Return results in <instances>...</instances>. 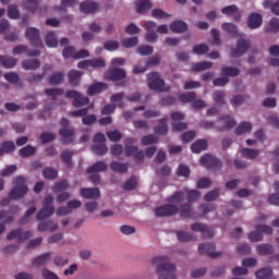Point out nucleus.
<instances>
[{"instance_id":"nucleus-1","label":"nucleus","mask_w":279,"mask_h":279,"mask_svg":"<svg viewBox=\"0 0 279 279\" xmlns=\"http://www.w3.org/2000/svg\"><path fill=\"white\" fill-rule=\"evenodd\" d=\"M151 265H154L159 279H175V266L169 263L167 256H157L151 259Z\"/></svg>"},{"instance_id":"nucleus-2","label":"nucleus","mask_w":279,"mask_h":279,"mask_svg":"<svg viewBox=\"0 0 279 279\" xmlns=\"http://www.w3.org/2000/svg\"><path fill=\"white\" fill-rule=\"evenodd\" d=\"M234 125H236V121H234V118H232L231 116L220 117L218 119L217 126H215V123L208 121H204L201 123V128H203L204 130H213L216 128L219 132L231 130V128H234Z\"/></svg>"},{"instance_id":"nucleus-3","label":"nucleus","mask_w":279,"mask_h":279,"mask_svg":"<svg viewBox=\"0 0 279 279\" xmlns=\"http://www.w3.org/2000/svg\"><path fill=\"white\" fill-rule=\"evenodd\" d=\"M147 80L150 90H156V93H169V90H171V86L165 84V80H162L159 73H149Z\"/></svg>"},{"instance_id":"nucleus-4","label":"nucleus","mask_w":279,"mask_h":279,"mask_svg":"<svg viewBox=\"0 0 279 279\" xmlns=\"http://www.w3.org/2000/svg\"><path fill=\"white\" fill-rule=\"evenodd\" d=\"M29 189L25 184V178L17 177L13 181V189L10 192V199H21L24 195H27Z\"/></svg>"},{"instance_id":"nucleus-5","label":"nucleus","mask_w":279,"mask_h":279,"mask_svg":"<svg viewBox=\"0 0 279 279\" xmlns=\"http://www.w3.org/2000/svg\"><path fill=\"white\" fill-rule=\"evenodd\" d=\"M53 196L48 195L44 201V207L43 209L37 214L38 221H43V219H49L51 215L56 211V208H53Z\"/></svg>"},{"instance_id":"nucleus-6","label":"nucleus","mask_w":279,"mask_h":279,"mask_svg":"<svg viewBox=\"0 0 279 279\" xmlns=\"http://www.w3.org/2000/svg\"><path fill=\"white\" fill-rule=\"evenodd\" d=\"M186 194H187L189 202H195L199 199V192L195 190H192V191L184 190V192H178L171 197L172 204H180L184 202V197Z\"/></svg>"},{"instance_id":"nucleus-7","label":"nucleus","mask_w":279,"mask_h":279,"mask_svg":"<svg viewBox=\"0 0 279 279\" xmlns=\"http://www.w3.org/2000/svg\"><path fill=\"white\" fill-rule=\"evenodd\" d=\"M92 149L97 156H104V154L108 151V146H106V135L101 133L96 134Z\"/></svg>"},{"instance_id":"nucleus-8","label":"nucleus","mask_w":279,"mask_h":279,"mask_svg":"<svg viewBox=\"0 0 279 279\" xmlns=\"http://www.w3.org/2000/svg\"><path fill=\"white\" fill-rule=\"evenodd\" d=\"M124 143H125V156H134L135 160H138V161L145 158V153L138 150L136 146H132L134 145V143H136V141H134L133 138H126Z\"/></svg>"},{"instance_id":"nucleus-9","label":"nucleus","mask_w":279,"mask_h":279,"mask_svg":"<svg viewBox=\"0 0 279 279\" xmlns=\"http://www.w3.org/2000/svg\"><path fill=\"white\" fill-rule=\"evenodd\" d=\"M111 101L113 105H107L101 109V114H112L114 113V110H117V106H120V108H123V94H116L111 97Z\"/></svg>"},{"instance_id":"nucleus-10","label":"nucleus","mask_w":279,"mask_h":279,"mask_svg":"<svg viewBox=\"0 0 279 279\" xmlns=\"http://www.w3.org/2000/svg\"><path fill=\"white\" fill-rule=\"evenodd\" d=\"M106 169H108L106 162L99 161L87 170V173L90 175L92 182H94V184H99V175L97 174L101 173V171H106Z\"/></svg>"},{"instance_id":"nucleus-11","label":"nucleus","mask_w":279,"mask_h":279,"mask_svg":"<svg viewBox=\"0 0 279 279\" xmlns=\"http://www.w3.org/2000/svg\"><path fill=\"white\" fill-rule=\"evenodd\" d=\"M271 232H274L271 227L258 226L256 231L248 234V239L252 243H258V241H263V234H271Z\"/></svg>"},{"instance_id":"nucleus-12","label":"nucleus","mask_w":279,"mask_h":279,"mask_svg":"<svg viewBox=\"0 0 279 279\" xmlns=\"http://www.w3.org/2000/svg\"><path fill=\"white\" fill-rule=\"evenodd\" d=\"M125 71L123 69L111 68L105 73V80L109 82H121L125 80Z\"/></svg>"},{"instance_id":"nucleus-13","label":"nucleus","mask_w":279,"mask_h":279,"mask_svg":"<svg viewBox=\"0 0 279 279\" xmlns=\"http://www.w3.org/2000/svg\"><path fill=\"white\" fill-rule=\"evenodd\" d=\"M62 129L60 130V136L63 138L64 143H73L74 131L69 126V120H61Z\"/></svg>"},{"instance_id":"nucleus-14","label":"nucleus","mask_w":279,"mask_h":279,"mask_svg":"<svg viewBox=\"0 0 279 279\" xmlns=\"http://www.w3.org/2000/svg\"><path fill=\"white\" fill-rule=\"evenodd\" d=\"M65 97H68V99H73L75 108H82V106H86L88 104V98L82 97V94L75 90L68 92Z\"/></svg>"},{"instance_id":"nucleus-15","label":"nucleus","mask_w":279,"mask_h":279,"mask_svg":"<svg viewBox=\"0 0 279 279\" xmlns=\"http://www.w3.org/2000/svg\"><path fill=\"white\" fill-rule=\"evenodd\" d=\"M247 267H256V259L246 258L242 260V267H236L232 269L233 276H245V274H247Z\"/></svg>"},{"instance_id":"nucleus-16","label":"nucleus","mask_w":279,"mask_h":279,"mask_svg":"<svg viewBox=\"0 0 279 279\" xmlns=\"http://www.w3.org/2000/svg\"><path fill=\"white\" fill-rule=\"evenodd\" d=\"M171 119L173 121V126H172L173 132H183V130H186L187 124L180 122V121H184L183 113L172 112Z\"/></svg>"},{"instance_id":"nucleus-17","label":"nucleus","mask_w":279,"mask_h":279,"mask_svg":"<svg viewBox=\"0 0 279 279\" xmlns=\"http://www.w3.org/2000/svg\"><path fill=\"white\" fill-rule=\"evenodd\" d=\"M77 66L78 69H88L89 66L93 69H104L106 61H104V59L84 60L78 62Z\"/></svg>"},{"instance_id":"nucleus-18","label":"nucleus","mask_w":279,"mask_h":279,"mask_svg":"<svg viewBox=\"0 0 279 279\" xmlns=\"http://www.w3.org/2000/svg\"><path fill=\"white\" fill-rule=\"evenodd\" d=\"M63 58H73V60H80L82 58H88V52L87 50H80L78 52H75V48L66 47L63 50Z\"/></svg>"},{"instance_id":"nucleus-19","label":"nucleus","mask_w":279,"mask_h":279,"mask_svg":"<svg viewBox=\"0 0 279 279\" xmlns=\"http://www.w3.org/2000/svg\"><path fill=\"white\" fill-rule=\"evenodd\" d=\"M39 36L40 32H38L37 28L28 27L26 29V38L33 44V47H43V43H40V39H38Z\"/></svg>"},{"instance_id":"nucleus-20","label":"nucleus","mask_w":279,"mask_h":279,"mask_svg":"<svg viewBox=\"0 0 279 279\" xmlns=\"http://www.w3.org/2000/svg\"><path fill=\"white\" fill-rule=\"evenodd\" d=\"M175 213H178V207L174 205L160 206L155 209L156 217H171V215H175Z\"/></svg>"},{"instance_id":"nucleus-21","label":"nucleus","mask_w":279,"mask_h":279,"mask_svg":"<svg viewBox=\"0 0 279 279\" xmlns=\"http://www.w3.org/2000/svg\"><path fill=\"white\" fill-rule=\"evenodd\" d=\"M201 165L202 167H207L209 169H219V167H221V161L211 155H205L201 159Z\"/></svg>"},{"instance_id":"nucleus-22","label":"nucleus","mask_w":279,"mask_h":279,"mask_svg":"<svg viewBox=\"0 0 279 279\" xmlns=\"http://www.w3.org/2000/svg\"><path fill=\"white\" fill-rule=\"evenodd\" d=\"M144 29H146V32H148L146 34V40L148 43H156L158 40V35L155 32L156 29V23L155 22H146L144 24Z\"/></svg>"},{"instance_id":"nucleus-23","label":"nucleus","mask_w":279,"mask_h":279,"mask_svg":"<svg viewBox=\"0 0 279 279\" xmlns=\"http://www.w3.org/2000/svg\"><path fill=\"white\" fill-rule=\"evenodd\" d=\"M247 49H250V40L240 39L236 45V50H232L231 56L232 58H240Z\"/></svg>"},{"instance_id":"nucleus-24","label":"nucleus","mask_w":279,"mask_h":279,"mask_svg":"<svg viewBox=\"0 0 279 279\" xmlns=\"http://www.w3.org/2000/svg\"><path fill=\"white\" fill-rule=\"evenodd\" d=\"M263 25V15L259 13H251L247 19L250 29H258Z\"/></svg>"},{"instance_id":"nucleus-25","label":"nucleus","mask_w":279,"mask_h":279,"mask_svg":"<svg viewBox=\"0 0 279 279\" xmlns=\"http://www.w3.org/2000/svg\"><path fill=\"white\" fill-rule=\"evenodd\" d=\"M198 252L199 254H207V256H210L211 258L221 256V253L215 252V244H201L198 246Z\"/></svg>"},{"instance_id":"nucleus-26","label":"nucleus","mask_w":279,"mask_h":279,"mask_svg":"<svg viewBox=\"0 0 279 279\" xmlns=\"http://www.w3.org/2000/svg\"><path fill=\"white\" fill-rule=\"evenodd\" d=\"M32 236V232H23L21 230H13L8 235V241H25Z\"/></svg>"},{"instance_id":"nucleus-27","label":"nucleus","mask_w":279,"mask_h":279,"mask_svg":"<svg viewBox=\"0 0 279 279\" xmlns=\"http://www.w3.org/2000/svg\"><path fill=\"white\" fill-rule=\"evenodd\" d=\"M8 32H10V23L8 22V20H1L0 21V34H4L7 40L14 43V40H16V38H19V35H16V34L8 35Z\"/></svg>"},{"instance_id":"nucleus-28","label":"nucleus","mask_w":279,"mask_h":279,"mask_svg":"<svg viewBox=\"0 0 279 279\" xmlns=\"http://www.w3.org/2000/svg\"><path fill=\"white\" fill-rule=\"evenodd\" d=\"M21 53H27L29 58H36V56H40V51L38 50H29L27 51V46H17L13 49V56H21Z\"/></svg>"},{"instance_id":"nucleus-29","label":"nucleus","mask_w":279,"mask_h":279,"mask_svg":"<svg viewBox=\"0 0 279 279\" xmlns=\"http://www.w3.org/2000/svg\"><path fill=\"white\" fill-rule=\"evenodd\" d=\"M97 10H99V4H97V2L87 1L81 4V12L83 14H93L94 12H97Z\"/></svg>"},{"instance_id":"nucleus-30","label":"nucleus","mask_w":279,"mask_h":279,"mask_svg":"<svg viewBox=\"0 0 279 279\" xmlns=\"http://www.w3.org/2000/svg\"><path fill=\"white\" fill-rule=\"evenodd\" d=\"M81 196L85 197V199H99V189H82Z\"/></svg>"},{"instance_id":"nucleus-31","label":"nucleus","mask_w":279,"mask_h":279,"mask_svg":"<svg viewBox=\"0 0 279 279\" xmlns=\"http://www.w3.org/2000/svg\"><path fill=\"white\" fill-rule=\"evenodd\" d=\"M221 12L225 14V16H233L235 21H239L241 17V13L239 12V8H236V5L225 7L222 8Z\"/></svg>"},{"instance_id":"nucleus-32","label":"nucleus","mask_w":279,"mask_h":279,"mask_svg":"<svg viewBox=\"0 0 279 279\" xmlns=\"http://www.w3.org/2000/svg\"><path fill=\"white\" fill-rule=\"evenodd\" d=\"M207 148L208 142H206V140H198L191 146L193 154H202V151H206Z\"/></svg>"},{"instance_id":"nucleus-33","label":"nucleus","mask_w":279,"mask_h":279,"mask_svg":"<svg viewBox=\"0 0 279 279\" xmlns=\"http://www.w3.org/2000/svg\"><path fill=\"white\" fill-rule=\"evenodd\" d=\"M252 130L253 125L251 122H241L235 129V134L236 136H243V134H250Z\"/></svg>"},{"instance_id":"nucleus-34","label":"nucleus","mask_w":279,"mask_h":279,"mask_svg":"<svg viewBox=\"0 0 279 279\" xmlns=\"http://www.w3.org/2000/svg\"><path fill=\"white\" fill-rule=\"evenodd\" d=\"M170 29L174 34H182L189 29V25L182 21H175L170 24Z\"/></svg>"},{"instance_id":"nucleus-35","label":"nucleus","mask_w":279,"mask_h":279,"mask_svg":"<svg viewBox=\"0 0 279 279\" xmlns=\"http://www.w3.org/2000/svg\"><path fill=\"white\" fill-rule=\"evenodd\" d=\"M191 230L193 232H201L203 236H213V232H210V229L206 225L194 223L191 226Z\"/></svg>"},{"instance_id":"nucleus-36","label":"nucleus","mask_w":279,"mask_h":279,"mask_svg":"<svg viewBox=\"0 0 279 279\" xmlns=\"http://www.w3.org/2000/svg\"><path fill=\"white\" fill-rule=\"evenodd\" d=\"M108 88L106 83H95L87 89V95L93 96L99 93H104Z\"/></svg>"},{"instance_id":"nucleus-37","label":"nucleus","mask_w":279,"mask_h":279,"mask_svg":"<svg viewBox=\"0 0 279 279\" xmlns=\"http://www.w3.org/2000/svg\"><path fill=\"white\" fill-rule=\"evenodd\" d=\"M39 232H56L58 230V225L53 221L40 222L38 225Z\"/></svg>"},{"instance_id":"nucleus-38","label":"nucleus","mask_w":279,"mask_h":279,"mask_svg":"<svg viewBox=\"0 0 279 279\" xmlns=\"http://www.w3.org/2000/svg\"><path fill=\"white\" fill-rule=\"evenodd\" d=\"M263 7L265 8V10L271 9L272 14H276L277 16H279V0L278 1L265 0L263 3Z\"/></svg>"},{"instance_id":"nucleus-39","label":"nucleus","mask_w":279,"mask_h":279,"mask_svg":"<svg viewBox=\"0 0 279 279\" xmlns=\"http://www.w3.org/2000/svg\"><path fill=\"white\" fill-rule=\"evenodd\" d=\"M0 66H3L4 69H14V66H16V59L0 56Z\"/></svg>"},{"instance_id":"nucleus-40","label":"nucleus","mask_w":279,"mask_h":279,"mask_svg":"<svg viewBox=\"0 0 279 279\" xmlns=\"http://www.w3.org/2000/svg\"><path fill=\"white\" fill-rule=\"evenodd\" d=\"M138 14H145L147 10H151V2L149 0H138L136 3Z\"/></svg>"},{"instance_id":"nucleus-41","label":"nucleus","mask_w":279,"mask_h":279,"mask_svg":"<svg viewBox=\"0 0 279 279\" xmlns=\"http://www.w3.org/2000/svg\"><path fill=\"white\" fill-rule=\"evenodd\" d=\"M23 69L26 71H34L40 66V61L38 59H31L22 62Z\"/></svg>"},{"instance_id":"nucleus-42","label":"nucleus","mask_w":279,"mask_h":279,"mask_svg":"<svg viewBox=\"0 0 279 279\" xmlns=\"http://www.w3.org/2000/svg\"><path fill=\"white\" fill-rule=\"evenodd\" d=\"M240 154L244 158H247L248 160H254V158H258V155L260 154V151H258V149L243 148L240 150Z\"/></svg>"},{"instance_id":"nucleus-43","label":"nucleus","mask_w":279,"mask_h":279,"mask_svg":"<svg viewBox=\"0 0 279 279\" xmlns=\"http://www.w3.org/2000/svg\"><path fill=\"white\" fill-rule=\"evenodd\" d=\"M51 260V254L46 253L44 255L38 256L37 258L34 259V265L36 267H43V265H47Z\"/></svg>"},{"instance_id":"nucleus-44","label":"nucleus","mask_w":279,"mask_h":279,"mask_svg":"<svg viewBox=\"0 0 279 279\" xmlns=\"http://www.w3.org/2000/svg\"><path fill=\"white\" fill-rule=\"evenodd\" d=\"M23 8L27 12H36L38 10V0H24Z\"/></svg>"},{"instance_id":"nucleus-45","label":"nucleus","mask_w":279,"mask_h":279,"mask_svg":"<svg viewBox=\"0 0 279 279\" xmlns=\"http://www.w3.org/2000/svg\"><path fill=\"white\" fill-rule=\"evenodd\" d=\"M46 45L47 47L53 48L58 47V38L53 32H48L46 35Z\"/></svg>"},{"instance_id":"nucleus-46","label":"nucleus","mask_w":279,"mask_h":279,"mask_svg":"<svg viewBox=\"0 0 279 279\" xmlns=\"http://www.w3.org/2000/svg\"><path fill=\"white\" fill-rule=\"evenodd\" d=\"M213 66L211 62L205 61V62H198V63H194L192 65V71H207V69H210Z\"/></svg>"},{"instance_id":"nucleus-47","label":"nucleus","mask_w":279,"mask_h":279,"mask_svg":"<svg viewBox=\"0 0 279 279\" xmlns=\"http://www.w3.org/2000/svg\"><path fill=\"white\" fill-rule=\"evenodd\" d=\"M226 93L223 92H215L213 95V100L215 101L216 106H223L226 104Z\"/></svg>"},{"instance_id":"nucleus-48","label":"nucleus","mask_w":279,"mask_h":279,"mask_svg":"<svg viewBox=\"0 0 279 279\" xmlns=\"http://www.w3.org/2000/svg\"><path fill=\"white\" fill-rule=\"evenodd\" d=\"M222 29H223V32H226L230 36H236V34H239V31H238L236 26L232 23H223L222 24Z\"/></svg>"},{"instance_id":"nucleus-49","label":"nucleus","mask_w":279,"mask_h":279,"mask_svg":"<svg viewBox=\"0 0 279 279\" xmlns=\"http://www.w3.org/2000/svg\"><path fill=\"white\" fill-rule=\"evenodd\" d=\"M80 77H82V72H80L77 70L70 71L69 80L73 86H75V84H77V82H80Z\"/></svg>"},{"instance_id":"nucleus-50","label":"nucleus","mask_w":279,"mask_h":279,"mask_svg":"<svg viewBox=\"0 0 279 279\" xmlns=\"http://www.w3.org/2000/svg\"><path fill=\"white\" fill-rule=\"evenodd\" d=\"M63 80H64V74H62L61 72H57L50 76L49 82L50 84L56 86L58 84H62Z\"/></svg>"},{"instance_id":"nucleus-51","label":"nucleus","mask_w":279,"mask_h":279,"mask_svg":"<svg viewBox=\"0 0 279 279\" xmlns=\"http://www.w3.org/2000/svg\"><path fill=\"white\" fill-rule=\"evenodd\" d=\"M107 137L112 143H118V141H121V138H123V134H121V132H119L117 130L116 131H109V132H107Z\"/></svg>"},{"instance_id":"nucleus-52","label":"nucleus","mask_w":279,"mask_h":279,"mask_svg":"<svg viewBox=\"0 0 279 279\" xmlns=\"http://www.w3.org/2000/svg\"><path fill=\"white\" fill-rule=\"evenodd\" d=\"M138 45V37H131L122 40V46L125 49H131V47H136Z\"/></svg>"},{"instance_id":"nucleus-53","label":"nucleus","mask_w":279,"mask_h":279,"mask_svg":"<svg viewBox=\"0 0 279 279\" xmlns=\"http://www.w3.org/2000/svg\"><path fill=\"white\" fill-rule=\"evenodd\" d=\"M257 252L260 256H267V254H271V252H274V247L269 244H262L257 246Z\"/></svg>"},{"instance_id":"nucleus-54","label":"nucleus","mask_w":279,"mask_h":279,"mask_svg":"<svg viewBox=\"0 0 279 279\" xmlns=\"http://www.w3.org/2000/svg\"><path fill=\"white\" fill-rule=\"evenodd\" d=\"M46 95H48V97H52V99H58V97L64 95V90L61 88H50L46 89Z\"/></svg>"},{"instance_id":"nucleus-55","label":"nucleus","mask_w":279,"mask_h":279,"mask_svg":"<svg viewBox=\"0 0 279 279\" xmlns=\"http://www.w3.org/2000/svg\"><path fill=\"white\" fill-rule=\"evenodd\" d=\"M193 53L196 56H204L205 53H208V46L202 44V45H196L192 49Z\"/></svg>"},{"instance_id":"nucleus-56","label":"nucleus","mask_w":279,"mask_h":279,"mask_svg":"<svg viewBox=\"0 0 279 279\" xmlns=\"http://www.w3.org/2000/svg\"><path fill=\"white\" fill-rule=\"evenodd\" d=\"M138 186V181L136 180V177H132L124 183L125 191H134Z\"/></svg>"},{"instance_id":"nucleus-57","label":"nucleus","mask_w":279,"mask_h":279,"mask_svg":"<svg viewBox=\"0 0 279 279\" xmlns=\"http://www.w3.org/2000/svg\"><path fill=\"white\" fill-rule=\"evenodd\" d=\"M222 75L227 77H236L239 75V69L235 68H222Z\"/></svg>"},{"instance_id":"nucleus-58","label":"nucleus","mask_w":279,"mask_h":279,"mask_svg":"<svg viewBox=\"0 0 279 279\" xmlns=\"http://www.w3.org/2000/svg\"><path fill=\"white\" fill-rule=\"evenodd\" d=\"M36 154V148L33 146H26L20 150V156L22 158H27V156H34Z\"/></svg>"},{"instance_id":"nucleus-59","label":"nucleus","mask_w":279,"mask_h":279,"mask_svg":"<svg viewBox=\"0 0 279 279\" xmlns=\"http://www.w3.org/2000/svg\"><path fill=\"white\" fill-rule=\"evenodd\" d=\"M112 171H117L118 173H125L128 171V166L125 163H119L117 161H113L111 163Z\"/></svg>"},{"instance_id":"nucleus-60","label":"nucleus","mask_w":279,"mask_h":279,"mask_svg":"<svg viewBox=\"0 0 279 279\" xmlns=\"http://www.w3.org/2000/svg\"><path fill=\"white\" fill-rule=\"evenodd\" d=\"M13 149H14V143L4 142L2 144V148H0V156H3V154H10Z\"/></svg>"},{"instance_id":"nucleus-61","label":"nucleus","mask_w":279,"mask_h":279,"mask_svg":"<svg viewBox=\"0 0 279 279\" xmlns=\"http://www.w3.org/2000/svg\"><path fill=\"white\" fill-rule=\"evenodd\" d=\"M104 48L107 51H117L119 49V41L108 40L104 44Z\"/></svg>"},{"instance_id":"nucleus-62","label":"nucleus","mask_w":279,"mask_h":279,"mask_svg":"<svg viewBox=\"0 0 279 279\" xmlns=\"http://www.w3.org/2000/svg\"><path fill=\"white\" fill-rule=\"evenodd\" d=\"M268 32H279V20L274 17L268 23Z\"/></svg>"},{"instance_id":"nucleus-63","label":"nucleus","mask_w":279,"mask_h":279,"mask_svg":"<svg viewBox=\"0 0 279 279\" xmlns=\"http://www.w3.org/2000/svg\"><path fill=\"white\" fill-rule=\"evenodd\" d=\"M269 276H271V270L269 268H264V269L258 270L256 272V278L257 279H268Z\"/></svg>"},{"instance_id":"nucleus-64","label":"nucleus","mask_w":279,"mask_h":279,"mask_svg":"<svg viewBox=\"0 0 279 279\" xmlns=\"http://www.w3.org/2000/svg\"><path fill=\"white\" fill-rule=\"evenodd\" d=\"M41 276H43L44 279H60L58 277V275H56L53 271H51V270H49L47 268H44L41 270Z\"/></svg>"}]
</instances>
